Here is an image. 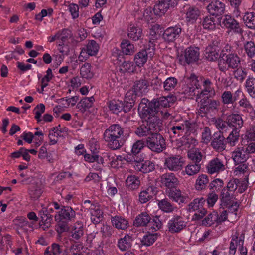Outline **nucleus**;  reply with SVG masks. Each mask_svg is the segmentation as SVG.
Returning <instances> with one entry per match:
<instances>
[{
	"instance_id": "a19ab883",
	"label": "nucleus",
	"mask_w": 255,
	"mask_h": 255,
	"mask_svg": "<svg viewBox=\"0 0 255 255\" xmlns=\"http://www.w3.org/2000/svg\"><path fill=\"white\" fill-rule=\"evenodd\" d=\"M158 205L160 210L166 213H172L177 209V207L172 204L167 198L159 200Z\"/></svg>"
},
{
	"instance_id": "49530a36",
	"label": "nucleus",
	"mask_w": 255,
	"mask_h": 255,
	"mask_svg": "<svg viewBox=\"0 0 255 255\" xmlns=\"http://www.w3.org/2000/svg\"><path fill=\"white\" fill-rule=\"evenodd\" d=\"M246 26L251 29H255V13L253 12H247L243 17Z\"/></svg>"
},
{
	"instance_id": "f704fd0d",
	"label": "nucleus",
	"mask_w": 255,
	"mask_h": 255,
	"mask_svg": "<svg viewBox=\"0 0 255 255\" xmlns=\"http://www.w3.org/2000/svg\"><path fill=\"white\" fill-rule=\"evenodd\" d=\"M39 215L41 218L40 223H42V225H44L43 228L45 230L50 226L52 221V216L50 214L49 210L46 209L45 208H43L39 212ZM42 224H40V226Z\"/></svg>"
},
{
	"instance_id": "de8ad7c7",
	"label": "nucleus",
	"mask_w": 255,
	"mask_h": 255,
	"mask_svg": "<svg viewBox=\"0 0 255 255\" xmlns=\"http://www.w3.org/2000/svg\"><path fill=\"white\" fill-rule=\"evenodd\" d=\"M209 182L208 176L205 174H201L196 179L195 188L197 190H202L206 188Z\"/></svg>"
},
{
	"instance_id": "412c9836",
	"label": "nucleus",
	"mask_w": 255,
	"mask_h": 255,
	"mask_svg": "<svg viewBox=\"0 0 255 255\" xmlns=\"http://www.w3.org/2000/svg\"><path fill=\"white\" fill-rule=\"evenodd\" d=\"M206 168L209 174L218 173L225 169L224 161L219 157L214 158L209 162Z\"/></svg>"
},
{
	"instance_id": "39448f33",
	"label": "nucleus",
	"mask_w": 255,
	"mask_h": 255,
	"mask_svg": "<svg viewBox=\"0 0 255 255\" xmlns=\"http://www.w3.org/2000/svg\"><path fill=\"white\" fill-rule=\"evenodd\" d=\"M200 52L197 47L190 46L187 48L183 53L178 56L179 63L182 65L192 64L199 60Z\"/></svg>"
},
{
	"instance_id": "6ab92c4d",
	"label": "nucleus",
	"mask_w": 255,
	"mask_h": 255,
	"mask_svg": "<svg viewBox=\"0 0 255 255\" xmlns=\"http://www.w3.org/2000/svg\"><path fill=\"white\" fill-rule=\"evenodd\" d=\"M149 91V83L145 78L135 81L133 85V94L140 96L146 94Z\"/></svg>"
},
{
	"instance_id": "4468645a",
	"label": "nucleus",
	"mask_w": 255,
	"mask_h": 255,
	"mask_svg": "<svg viewBox=\"0 0 255 255\" xmlns=\"http://www.w3.org/2000/svg\"><path fill=\"white\" fill-rule=\"evenodd\" d=\"M154 55L153 48H146L141 50L134 56V61L139 67L143 66L149 58H152Z\"/></svg>"
},
{
	"instance_id": "0e129e2a",
	"label": "nucleus",
	"mask_w": 255,
	"mask_h": 255,
	"mask_svg": "<svg viewBox=\"0 0 255 255\" xmlns=\"http://www.w3.org/2000/svg\"><path fill=\"white\" fill-rule=\"evenodd\" d=\"M245 52L248 57L252 58L255 55V44L253 41H248L244 44Z\"/></svg>"
},
{
	"instance_id": "2eb2a0df",
	"label": "nucleus",
	"mask_w": 255,
	"mask_h": 255,
	"mask_svg": "<svg viewBox=\"0 0 255 255\" xmlns=\"http://www.w3.org/2000/svg\"><path fill=\"white\" fill-rule=\"evenodd\" d=\"M226 145V138L224 136L223 132L221 131L215 132L211 142V146L212 148L216 151L221 152L225 150Z\"/></svg>"
},
{
	"instance_id": "4d7b16f0",
	"label": "nucleus",
	"mask_w": 255,
	"mask_h": 255,
	"mask_svg": "<svg viewBox=\"0 0 255 255\" xmlns=\"http://www.w3.org/2000/svg\"><path fill=\"white\" fill-rule=\"evenodd\" d=\"M246 88L249 95L255 98V79L249 77L246 80Z\"/></svg>"
},
{
	"instance_id": "f3484780",
	"label": "nucleus",
	"mask_w": 255,
	"mask_h": 255,
	"mask_svg": "<svg viewBox=\"0 0 255 255\" xmlns=\"http://www.w3.org/2000/svg\"><path fill=\"white\" fill-rule=\"evenodd\" d=\"M160 182L163 187L169 190L177 188L179 184L178 179L173 173L168 172L160 176Z\"/></svg>"
},
{
	"instance_id": "8fccbe9b",
	"label": "nucleus",
	"mask_w": 255,
	"mask_h": 255,
	"mask_svg": "<svg viewBox=\"0 0 255 255\" xmlns=\"http://www.w3.org/2000/svg\"><path fill=\"white\" fill-rule=\"evenodd\" d=\"M205 201L206 200L203 198H196L188 204L187 210L190 212H195L196 210L200 209V208L203 205Z\"/></svg>"
},
{
	"instance_id": "13d9d810",
	"label": "nucleus",
	"mask_w": 255,
	"mask_h": 255,
	"mask_svg": "<svg viewBox=\"0 0 255 255\" xmlns=\"http://www.w3.org/2000/svg\"><path fill=\"white\" fill-rule=\"evenodd\" d=\"M91 65L88 63L84 64L80 69V74L83 78L91 79L93 76V73L91 71Z\"/></svg>"
},
{
	"instance_id": "2f4dec72",
	"label": "nucleus",
	"mask_w": 255,
	"mask_h": 255,
	"mask_svg": "<svg viewBox=\"0 0 255 255\" xmlns=\"http://www.w3.org/2000/svg\"><path fill=\"white\" fill-rule=\"evenodd\" d=\"M42 186L41 182L38 180L34 181L29 187V194L31 198L37 199L42 193Z\"/></svg>"
},
{
	"instance_id": "b1692460",
	"label": "nucleus",
	"mask_w": 255,
	"mask_h": 255,
	"mask_svg": "<svg viewBox=\"0 0 255 255\" xmlns=\"http://www.w3.org/2000/svg\"><path fill=\"white\" fill-rule=\"evenodd\" d=\"M99 50V45L94 40L90 41L86 47L83 48L79 56L80 61L81 57L83 58H87L89 56H94L98 52Z\"/></svg>"
},
{
	"instance_id": "423d86ee",
	"label": "nucleus",
	"mask_w": 255,
	"mask_h": 255,
	"mask_svg": "<svg viewBox=\"0 0 255 255\" xmlns=\"http://www.w3.org/2000/svg\"><path fill=\"white\" fill-rule=\"evenodd\" d=\"M147 146L152 151L160 153L166 148L165 140L160 134L154 133L146 139Z\"/></svg>"
},
{
	"instance_id": "a18cd8bd",
	"label": "nucleus",
	"mask_w": 255,
	"mask_h": 255,
	"mask_svg": "<svg viewBox=\"0 0 255 255\" xmlns=\"http://www.w3.org/2000/svg\"><path fill=\"white\" fill-rule=\"evenodd\" d=\"M126 184L129 189L134 190L139 188L140 181L139 177L135 175H130L126 180Z\"/></svg>"
},
{
	"instance_id": "37998d69",
	"label": "nucleus",
	"mask_w": 255,
	"mask_h": 255,
	"mask_svg": "<svg viewBox=\"0 0 255 255\" xmlns=\"http://www.w3.org/2000/svg\"><path fill=\"white\" fill-rule=\"evenodd\" d=\"M135 133L139 137L147 136L152 135L153 133L148 124L144 121L143 124L137 127Z\"/></svg>"
},
{
	"instance_id": "58836bf2",
	"label": "nucleus",
	"mask_w": 255,
	"mask_h": 255,
	"mask_svg": "<svg viewBox=\"0 0 255 255\" xmlns=\"http://www.w3.org/2000/svg\"><path fill=\"white\" fill-rule=\"evenodd\" d=\"M234 173L236 176L244 175L245 179L248 180L249 173V164L247 162L235 164Z\"/></svg>"
},
{
	"instance_id": "774afa93",
	"label": "nucleus",
	"mask_w": 255,
	"mask_h": 255,
	"mask_svg": "<svg viewBox=\"0 0 255 255\" xmlns=\"http://www.w3.org/2000/svg\"><path fill=\"white\" fill-rule=\"evenodd\" d=\"M149 224L150 229L155 231L159 230L162 226V223L160 220L159 217L158 216L154 217L152 220L150 221Z\"/></svg>"
},
{
	"instance_id": "3c124183",
	"label": "nucleus",
	"mask_w": 255,
	"mask_h": 255,
	"mask_svg": "<svg viewBox=\"0 0 255 255\" xmlns=\"http://www.w3.org/2000/svg\"><path fill=\"white\" fill-rule=\"evenodd\" d=\"M202 156L201 152L197 148L191 149L188 152V157L192 161V163L200 164Z\"/></svg>"
},
{
	"instance_id": "5701e85b",
	"label": "nucleus",
	"mask_w": 255,
	"mask_h": 255,
	"mask_svg": "<svg viewBox=\"0 0 255 255\" xmlns=\"http://www.w3.org/2000/svg\"><path fill=\"white\" fill-rule=\"evenodd\" d=\"M182 29L180 25L168 27L164 31L163 38L168 42H174L179 38Z\"/></svg>"
},
{
	"instance_id": "6e6552de",
	"label": "nucleus",
	"mask_w": 255,
	"mask_h": 255,
	"mask_svg": "<svg viewBox=\"0 0 255 255\" xmlns=\"http://www.w3.org/2000/svg\"><path fill=\"white\" fill-rule=\"evenodd\" d=\"M184 161L179 155H170L165 158L164 166L165 168L173 172L181 171L183 167Z\"/></svg>"
},
{
	"instance_id": "4c0bfd02",
	"label": "nucleus",
	"mask_w": 255,
	"mask_h": 255,
	"mask_svg": "<svg viewBox=\"0 0 255 255\" xmlns=\"http://www.w3.org/2000/svg\"><path fill=\"white\" fill-rule=\"evenodd\" d=\"M155 169L154 163L149 160L143 161L135 166V170L144 173H149Z\"/></svg>"
},
{
	"instance_id": "1a4fd4ad",
	"label": "nucleus",
	"mask_w": 255,
	"mask_h": 255,
	"mask_svg": "<svg viewBox=\"0 0 255 255\" xmlns=\"http://www.w3.org/2000/svg\"><path fill=\"white\" fill-rule=\"evenodd\" d=\"M220 25L222 27H225L234 32L242 34L243 30L240 24L233 17L229 15H225L219 18Z\"/></svg>"
},
{
	"instance_id": "c85d7f7f",
	"label": "nucleus",
	"mask_w": 255,
	"mask_h": 255,
	"mask_svg": "<svg viewBox=\"0 0 255 255\" xmlns=\"http://www.w3.org/2000/svg\"><path fill=\"white\" fill-rule=\"evenodd\" d=\"M70 237L72 240L78 241L84 234V227L81 222L77 221L71 226L70 229Z\"/></svg>"
},
{
	"instance_id": "7c9ffc66",
	"label": "nucleus",
	"mask_w": 255,
	"mask_h": 255,
	"mask_svg": "<svg viewBox=\"0 0 255 255\" xmlns=\"http://www.w3.org/2000/svg\"><path fill=\"white\" fill-rule=\"evenodd\" d=\"M168 196L170 199L178 203L179 204L181 203H186L189 200L187 196L182 195L181 191L176 188L169 190Z\"/></svg>"
},
{
	"instance_id": "f257e3e1",
	"label": "nucleus",
	"mask_w": 255,
	"mask_h": 255,
	"mask_svg": "<svg viewBox=\"0 0 255 255\" xmlns=\"http://www.w3.org/2000/svg\"><path fill=\"white\" fill-rule=\"evenodd\" d=\"M127 136L124 128L118 124L110 126L103 133V139L107 146L112 150L120 149L123 145L122 137Z\"/></svg>"
},
{
	"instance_id": "dca6fc26",
	"label": "nucleus",
	"mask_w": 255,
	"mask_h": 255,
	"mask_svg": "<svg viewBox=\"0 0 255 255\" xmlns=\"http://www.w3.org/2000/svg\"><path fill=\"white\" fill-rule=\"evenodd\" d=\"M153 106V111H164L167 114H163L164 118H167L170 114L167 112L166 108L170 106V103L165 97H162L159 99H154L151 101V107Z\"/></svg>"
},
{
	"instance_id": "7ed1b4c3",
	"label": "nucleus",
	"mask_w": 255,
	"mask_h": 255,
	"mask_svg": "<svg viewBox=\"0 0 255 255\" xmlns=\"http://www.w3.org/2000/svg\"><path fill=\"white\" fill-rule=\"evenodd\" d=\"M240 62V58L236 54H223L218 61L219 69L225 72L229 69L237 68Z\"/></svg>"
},
{
	"instance_id": "052dcab7",
	"label": "nucleus",
	"mask_w": 255,
	"mask_h": 255,
	"mask_svg": "<svg viewBox=\"0 0 255 255\" xmlns=\"http://www.w3.org/2000/svg\"><path fill=\"white\" fill-rule=\"evenodd\" d=\"M202 26L204 29L213 30L216 27L215 19L211 16L205 17L202 22Z\"/></svg>"
},
{
	"instance_id": "f8f14e48",
	"label": "nucleus",
	"mask_w": 255,
	"mask_h": 255,
	"mask_svg": "<svg viewBox=\"0 0 255 255\" xmlns=\"http://www.w3.org/2000/svg\"><path fill=\"white\" fill-rule=\"evenodd\" d=\"M220 41L218 38L213 40L205 49L204 53L205 58L209 61L219 60L221 58L219 54L220 50Z\"/></svg>"
},
{
	"instance_id": "e433bc0d",
	"label": "nucleus",
	"mask_w": 255,
	"mask_h": 255,
	"mask_svg": "<svg viewBox=\"0 0 255 255\" xmlns=\"http://www.w3.org/2000/svg\"><path fill=\"white\" fill-rule=\"evenodd\" d=\"M122 52L124 55H131L135 51V46L127 39H123L121 43Z\"/></svg>"
},
{
	"instance_id": "473e14b6",
	"label": "nucleus",
	"mask_w": 255,
	"mask_h": 255,
	"mask_svg": "<svg viewBox=\"0 0 255 255\" xmlns=\"http://www.w3.org/2000/svg\"><path fill=\"white\" fill-rule=\"evenodd\" d=\"M151 101L149 102V100L146 98L142 99L138 106V111L140 117L147 116L148 113L152 112L153 106L151 107Z\"/></svg>"
},
{
	"instance_id": "bb28decb",
	"label": "nucleus",
	"mask_w": 255,
	"mask_h": 255,
	"mask_svg": "<svg viewBox=\"0 0 255 255\" xmlns=\"http://www.w3.org/2000/svg\"><path fill=\"white\" fill-rule=\"evenodd\" d=\"M235 164L247 162L249 154L243 147H238L232 153Z\"/></svg>"
},
{
	"instance_id": "f03ea898",
	"label": "nucleus",
	"mask_w": 255,
	"mask_h": 255,
	"mask_svg": "<svg viewBox=\"0 0 255 255\" xmlns=\"http://www.w3.org/2000/svg\"><path fill=\"white\" fill-rule=\"evenodd\" d=\"M163 114H167L164 111L157 112L152 111L150 113H148L147 116L140 117L148 124L153 133H158L163 128V123L161 120L164 118Z\"/></svg>"
},
{
	"instance_id": "9b49d317",
	"label": "nucleus",
	"mask_w": 255,
	"mask_h": 255,
	"mask_svg": "<svg viewBox=\"0 0 255 255\" xmlns=\"http://www.w3.org/2000/svg\"><path fill=\"white\" fill-rule=\"evenodd\" d=\"M243 96L241 89H238L234 93L230 91H225L221 94V102L224 105H232L234 109H238L237 101Z\"/></svg>"
},
{
	"instance_id": "20e7f679",
	"label": "nucleus",
	"mask_w": 255,
	"mask_h": 255,
	"mask_svg": "<svg viewBox=\"0 0 255 255\" xmlns=\"http://www.w3.org/2000/svg\"><path fill=\"white\" fill-rule=\"evenodd\" d=\"M195 126V123L185 120L181 123H175L171 125L168 128V132L173 137H179L184 133L193 131Z\"/></svg>"
},
{
	"instance_id": "09e8293b",
	"label": "nucleus",
	"mask_w": 255,
	"mask_h": 255,
	"mask_svg": "<svg viewBox=\"0 0 255 255\" xmlns=\"http://www.w3.org/2000/svg\"><path fill=\"white\" fill-rule=\"evenodd\" d=\"M239 130H232L228 136L226 138L227 144L230 146H235L238 142L240 137Z\"/></svg>"
},
{
	"instance_id": "338daca9",
	"label": "nucleus",
	"mask_w": 255,
	"mask_h": 255,
	"mask_svg": "<svg viewBox=\"0 0 255 255\" xmlns=\"http://www.w3.org/2000/svg\"><path fill=\"white\" fill-rule=\"evenodd\" d=\"M226 191V190L222 192V205L223 206H228V205L232 204L233 202H234L232 200V196L231 194L228 192Z\"/></svg>"
},
{
	"instance_id": "4be33fe9",
	"label": "nucleus",
	"mask_w": 255,
	"mask_h": 255,
	"mask_svg": "<svg viewBox=\"0 0 255 255\" xmlns=\"http://www.w3.org/2000/svg\"><path fill=\"white\" fill-rule=\"evenodd\" d=\"M75 218V212L73 209L68 206H62L58 214L55 215V221H59L65 220L67 221H71Z\"/></svg>"
},
{
	"instance_id": "0eeeda50",
	"label": "nucleus",
	"mask_w": 255,
	"mask_h": 255,
	"mask_svg": "<svg viewBox=\"0 0 255 255\" xmlns=\"http://www.w3.org/2000/svg\"><path fill=\"white\" fill-rule=\"evenodd\" d=\"M199 81L195 75L192 74L188 78L185 84L182 86L181 93L186 98H192L196 94V90L200 88Z\"/></svg>"
},
{
	"instance_id": "79ce46f5",
	"label": "nucleus",
	"mask_w": 255,
	"mask_h": 255,
	"mask_svg": "<svg viewBox=\"0 0 255 255\" xmlns=\"http://www.w3.org/2000/svg\"><path fill=\"white\" fill-rule=\"evenodd\" d=\"M142 34V30L138 27L130 25L128 30V37L134 41L140 39Z\"/></svg>"
},
{
	"instance_id": "e2e57ef3",
	"label": "nucleus",
	"mask_w": 255,
	"mask_h": 255,
	"mask_svg": "<svg viewBox=\"0 0 255 255\" xmlns=\"http://www.w3.org/2000/svg\"><path fill=\"white\" fill-rule=\"evenodd\" d=\"M122 101H112L109 103V108L113 113L118 114L122 111Z\"/></svg>"
},
{
	"instance_id": "603ef678",
	"label": "nucleus",
	"mask_w": 255,
	"mask_h": 255,
	"mask_svg": "<svg viewBox=\"0 0 255 255\" xmlns=\"http://www.w3.org/2000/svg\"><path fill=\"white\" fill-rule=\"evenodd\" d=\"M178 84V80L173 77L167 78L163 83V88L165 91H170L175 88Z\"/></svg>"
},
{
	"instance_id": "c9c22d12",
	"label": "nucleus",
	"mask_w": 255,
	"mask_h": 255,
	"mask_svg": "<svg viewBox=\"0 0 255 255\" xmlns=\"http://www.w3.org/2000/svg\"><path fill=\"white\" fill-rule=\"evenodd\" d=\"M150 215L146 212H142L135 218L133 225L136 227L146 226L151 221Z\"/></svg>"
},
{
	"instance_id": "c03bdc74",
	"label": "nucleus",
	"mask_w": 255,
	"mask_h": 255,
	"mask_svg": "<svg viewBox=\"0 0 255 255\" xmlns=\"http://www.w3.org/2000/svg\"><path fill=\"white\" fill-rule=\"evenodd\" d=\"M209 106V97L202 98L200 101V108L198 110V114L203 117L206 114L211 113Z\"/></svg>"
},
{
	"instance_id": "ea45409f",
	"label": "nucleus",
	"mask_w": 255,
	"mask_h": 255,
	"mask_svg": "<svg viewBox=\"0 0 255 255\" xmlns=\"http://www.w3.org/2000/svg\"><path fill=\"white\" fill-rule=\"evenodd\" d=\"M200 15L199 9L194 6H190L186 11V18L188 22L193 23Z\"/></svg>"
},
{
	"instance_id": "9d476101",
	"label": "nucleus",
	"mask_w": 255,
	"mask_h": 255,
	"mask_svg": "<svg viewBox=\"0 0 255 255\" xmlns=\"http://www.w3.org/2000/svg\"><path fill=\"white\" fill-rule=\"evenodd\" d=\"M187 223L186 219L183 217L174 215L168 221L167 228L171 233H178L186 227Z\"/></svg>"
},
{
	"instance_id": "aec40b11",
	"label": "nucleus",
	"mask_w": 255,
	"mask_h": 255,
	"mask_svg": "<svg viewBox=\"0 0 255 255\" xmlns=\"http://www.w3.org/2000/svg\"><path fill=\"white\" fill-rule=\"evenodd\" d=\"M202 85L199 88L201 91L198 92L201 96H207V97L213 98L216 95V91L213 83L209 79L201 78Z\"/></svg>"
},
{
	"instance_id": "864d4df0",
	"label": "nucleus",
	"mask_w": 255,
	"mask_h": 255,
	"mask_svg": "<svg viewBox=\"0 0 255 255\" xmlns=\"http://www.w3.org/2000/svg\"><path fill=\"white\" fill-rule=\"evenodd\" d=\"M158 236V233H147L143 237L141 240V244L145 246H150L155 242Z\"/></svg>"
},
{
	"instance_id": "72a5a7b5",
	"label": "nucleus",
	"mask_w": 255,
	"mask_h": 255,
	"mask_svg": "<svg viewBox=\"0 0 255 255\" xmlns=\"http://www.w3.org/2000/svg\"><path fill=\"white\" fill-rule=\"evenodd\" d=\"M112 225L118 229L126 230L129 226L128 221L126 218L120 216H115L111 217Z\"/></svg>"
},
{
	"instance_id": "69168bd1",
	"label": "nucleus",
	"mask_w": 255,
	"mask_h": 255,
	"mask_svg": "<svg viewBox=\"0 0 255 255\" xmlns=\"http://www.w3.org/2000/svg\"><path fill=\"white\" fill-rule=\"evenodd\" d=\"M238 102L239 107L243 108V112H249L250 110H252V106L249 101L246 98L244 94L240 98Z\"/></svg>"
},
{
	"instance_id": "393cba45",
	"label": "nucleus",
	"mask_w": 255,
	"mask_h": 255,
	"mask_svg": "<svg viewBox=\"0 0 255 255\" xmlns=\"http://www.w3.org/2000/svg\"><path fill=\"white\" fill-rule=\"evenodd\" d=\"M228 126L234 130H239L243 126L244 122L241 116L239 114H232L227 117Z\"/></svg>"
},
{
	"instance_id": "ddd939ff",
	"label": "nucleus",
	"mask_w": 255,
	"mask_h": 255,
	"mask_svg": "<svg viewBox=\"0 0 255 255\" xmlns=\"http://www.w3.org/2000/svg\"><path fill=\"white\" fill-rule=\"evenodd\" d=\"M177 5V0H158V3L154 5L153 9L156 15H163L170 8H173Z\"/></svg>"
},
{
	"instance_id": "bf43d9fd",
	"label": "nucleus",
	"mask_w": 255,
	"mask_h": 255,
	"mask_svg": "<svg viewBox=\"0 0 255 255\" xmlns=\"http://www.w3.org/2000/svg\"><path fill=\"white\" fill-rule=\"evenodd\" d=\"M201 169V164L191 162L185 167V172L189 176L198 173Z\"/></svg>"
},
{
	"instance_id": "c756f323",
	"label": "nucleus",
	"mask_w": 255,
	"mask_h": 255,
	"mask_svg": "<svg viewBox=\"0 0 255 255\" xmlns=\"http://www.w3.org/2000/svg\"><path fill=\"white\" fill-rule=\"evenodd\" d=\"M157 188L154 186H149L142 190L139 195V200L141 203H145L151 199L157 193Z\"/></svg>"
},
{
	"instance_id": "6e6d98bb",
	"label": "nucleus",
	"mask_w": 255,
	"mask_h": 255,
	"mask_svg": "<svg viewBox=\"0 0 255 255\" xmlns=\"http://www.w3.org/2000/svg\"><path fill=\"white\" fill-rule=\"evenodd\" d=\"M94 101V99L93 96L84 97L77 104V107L81 110L83 109L85 111L86 109L90 108L92 106Z\"/></svg>"
},
{
	"instance_id": "680f3d73",
	"label": "nucleus",
	"mask_w": 255,
	"mask_h": 255,
	"mask_svg": "<svg viewBox=\"0 0 255 255\" xmlns=\"http://www.w3.org/2000/svg\"><path fill=\"white\" fill-rule=\"evenodd\" d=\"M202 142L206 144H208L212 139L211 131L208 127H205L202 129Z\"/></svg>"
},
{
	"instance_id": "a211bd4d",
	"label": "nucleus",
	"mask_w": 255,
	"mask_h": 255,
	"mask_svg": "<svg viewBox=\"0 0 255 255\" xmlns=\"http://www.w3.org/2000/svg\"><path fill=\"white\" fill-rule=\"evenodd\" d=\"M225 4L219 0H212L207 6L208 12L216 17L223 15L225 12Z\"/></svg>"
},
{
	"instance_id": "a878e982",
	"label": "nucleus",
	"mask_w": 255,
	"mask_h": 255,
	"mask_svg": "<svg viewBox=\"0 0 255 255\" xmlns=\"http://www.w3.org/2000/svg\"><path fill=\"white\" fill-rule=\"evenodd\" d=\"M133 240L132 235L127 234L124 237L118 239L117 246L121 251L128 252L132 246Z\"/></svg>"
},
{
	"instance_id": "5fc2aeb1",
	"label": "nucleus",
	"mask_w": 255,
	"mask_h": 255,
	"mask_svg": "<svg viewBox=\"0 0 255 255\" xmlns=\"http://www.w3.org/2000/svg\"><path fill=\"white\" fill-rule=\"evenodd\" d=\"M217 212L213 211L210 213L202 220V225L205 226H211L215 223L217 224Z\"/></svg>"
},
{
	"instance_id": "cd10ccee",
	"label": "nucleus",
	"mask_w": 255,
	"mask_h": 255,
	"mask_svg": "<svg viewBox=\"0 0 255 255\" xmlns=\"http://www.w3.org/2000/svg\"><path fill=\"white\" fill-rule=\"evenodd\" d=\"M136 99V95L133 94V92L128 91L126 93L124 101L122 102V111L124 113H127L130 111L134 105Z\"/></svg>"
}]
</instances>
